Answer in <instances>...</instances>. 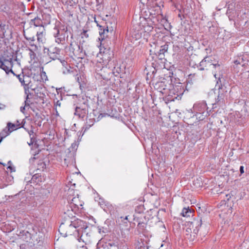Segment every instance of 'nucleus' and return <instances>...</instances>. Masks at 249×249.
Segmentation results:
<instances>
[{
    "mask_svg": "<svg viewBox=\"0 0 249 249\" xmlns=\"http://www.w3.org/2000/svg\"><path fill=\"white\" fill-rule=\"evenodd\" d=\"M86 221L80 219H73L70 222L62 223L58 229L60 234L63 237L73 235L75 237L78 235L77 230L86 228Z\"/></svg>",
    "mask_w": 249,
    "mask_h": 249,
    "instance_id": "obj_1",
    "label": "nucleus"
},
{
    "mask_svg": "<svg viewBox=\"0 0 249 249\" xmlns=\"http://www.w3.org/2000/svg\"><path fill=\"white\" fill-rule=\"evenodd\" d=\"M51 22L53 25H51L50 21H48V25H50L49 28L50 34L56 38V42L59 43L64 41L65 38L69 36L67 26L61 24L55 19H53Z\"/></svg>",
    "mask_w": 249,
    "mask_h": 249,
    "instance_id": "obj_2",
    "label": "nucleus"
},
{
    "mask_svg": "<svg viewBox=\"0 0 249 249\" xmlns=\"http://www.w3.org/2000/svg\"><path fill=\"white\" fill-rule=\"evenodd\" d=\"M200 71L212 70L214 76L216 79V72L221 69V65L212 56H205L199 63L197 67Z\"/></svg>",
    "mask_w": 249,
    "mask_h": 249,
    "instance_id": "obj_3",
    "label": "nucleus"
},
{
    "mask_svg": "<svg viewBox=\"0 0 249 249\" xmlns=\"http://www.w3.org/2000/svg\"><path fill=\"white\" fill-rule=\"evenodd\" d=\"M145 216L143 214L141 213H137L133 215L132 216L129 215H126L125 216H121L120 219L122 222L124 223H127V222H131L132 220L138 222V224L136 228V233L137 234H142L144 235L146 232V223L144 221Z\"/></svg>",
    "mask_w": 249,
    "mask_h": 249,
    "instance_id": "obj_4",
    "label": "nucleus"
},
{
    "mask_svg": "<svg viewBox=\"0 0 249 249\" xmlns=\"http://www.w3.org/2000/svg\"><path fill=\"white\" fill-rule=\"evenodd\" d=\"M208 107L205 101L198 102L194 105L193 109V112L196 119L198 121H203L205 118L209 115V111H208Z\"/></svg>",
    "mask_w": 249,
    "mask_h": 249,
    "instance_id": "obj_5",
    "label": "nucleus"
},
{
    "mask_svg": "<svg viewBox=\"0 0 249 249\" xmlns=\"http://www.w3.org/2000/svg\"><path fill=\"white\" fill-rule=\"evenodd\" d=\"M13 66L12 57L1 56L0 57V68L5 71L6 74L10 72L15 74L12 71Z\"/></svg>",
    "mask_w": 249,
    "mask_h": 249,
    "instance_id": "obj_6",
    "label": "nucleus"
},
{
    "mask_svg": "<svg viewBox=\"0 0 249 249\" xmlns=\"http://www.w3.org/2000/svg\"><path fill=\"white\" fill-rule=\"evenodd\" d=\"M160 67V64L155 60L151 63L150 65L147 64L144 69V72L146 74V80H153L157 70Z\"/></svg>",
    "mask_w": 249,
    "mask_h": 249,
    "instance_id": "obj_7",
    "label": "nucleus"
},
{
    "mask_svg": "<svg viewBox=\"0 0 249 249\" xmlns=\"http://www.w3.org/2000/svg\"><path fill=\"white\" fill-rule=\"evenodd\" d=\"M69 50L73 55L78 58H83L86 55L85 52H83V48L78 42H71L70 45Z\"/></svg>",
    "mask_w": 249,
    "mask_h": 249,
    "instance_id": "obj_8",
    "label": "nucleus"
},
{
    "mask_svg": "<svg viewBox=\"0 0 249 249\" xmlns=\"http://www.w3.org/2000/svg\"><path fill=\"white\" fill-rule=\"evenodd\" d=\"M227 92L228 90L226 86L222 84L218 85V96L216 99V102L218 105L222 106L224 104L227 99Z\"/></svg>",
    "mask_w": 249,
    "mask_h": 249,
    "instance_id": "obj_9",
    "label": "nucleus"
},
{
    "mask_svg": "<svg viewBox=\"0 0 249 249\" xmlns=\"http://www.w3.org/2000/svg\"><path fill=\"white\" fill-rule=\"evenodd\" d=\"M233 62L234 68L240 69L242 68V70H243V69L247 68L249 66V61L247 56L241 55L235 57Z\"/></svg>",
    "mask_w": 249,
    "mask_h": 249,
    "instance_id": "obj_10",
    "label": "nucleus"
},
{
    "mask_svg": "<svg viewBox=\"0 0 249 249\" xmlns=\"http://www.w3.org/2000/svg\"><path fill=\"white\" fill-rule=\"evenodd\" d=\"M50 176L49 177L50 178L49 183L50 187L48 186V193H51L53 197H55L57 194L58 189L57 186L54 182L55 181V178L56 174L55 173L51 172L49 173ZM49 183L48 182V185Z\"/></svg>",
    "mask_w": 249,
    "mask_h": 249,
    "instance_id": "obj_11",
    "label": "nucleus"
},
{
    "mask_svg": "<svg viewBox=\"0 0 249 249\" xmlns=\"http://www.w3.org/2000/svg\"><path fill=\"white\" fill-rule=\"evenodd\" d=\"M86 228L77 230V232H78V235L75 237V238L79 242H83L86 244L89 240L90 235L87 231L88 228V224L86 222Z\"/></svg>",
    "mask_w": 249,
    "mask_h": 249,
    "instance_id": "obj_12",
    "label": "nucleus"
},
{
    "mask_svg": "<svg viewBox=\"0 0 249 249\" xmlns=\"http://www.w3.org/2000/svg\"><path fill=\"white\" fill-rule=\"evenodd\" d=\"M48 91L49 92L48 93V96L53 100L54 106L55 110H56L57 107L58 106L60 107L61 105L60 102L58 100L57 98L56 97V95L59 96L58 89H54L53 87H52L48 89ZM56 112L57 114L58 112L57 110H56Z\"/></svg>",
    "mask_w": 249,
    "mask_h": 249,
    "instance_id": "obj_13",
    "label": "nucleus"
},
{
    "mask_svg": "<svg viewBox=\"0 0 249 249\" xmlns=\"http://www.w3.org/2000/svg\"><path fill=\"white\" fill-rule=\"evenodd\" d=\"M55 51L53 52L50 49L48 48V54L50 57V58L52 60L58 59L62 64L63 66H65L67 65V62L64 59H61V56L60 55V52L61 50L59 49L55 48Z\"/></svg>",
    "mask_w": 249,
    "mask_h": 249,
    "instance_id": "obj_14",
    "label": "nucleus"
},
{
    "mask_svg": "<svg viewBox=\"0 0 249 249\" xmlns=\"http://www.w3.org/2000/svg\"><path fill=\"white\" fill-rule=\"evenodd\" d=\"M97 26L99 27L100 37L99 39L101 40V46L104 45L105 39L108 37V27L99 25L97 23Z\"/></svg>",
    "mask_w": 249,
    "mask_h": 249,
    "instance_id": "obj_15",
    "label": "nucleus"
},
{
    "mask_svg": "<svg viewBox=\"0 0 249 249\" xmlns=\"http://www.w3.org/2000/svg\"><path fill=\"white\" fill-rule=\"evenodd\" d=\"M71 203L69 204V208H71V211L75 212L83 206V202L80 201L78 197H74L71 200Z\"/></svg>",
    "mask_w": 249,
    "mask_h": 249,
    "instance_id": "obj_16",
    "label": "nucleus"
},
{
    "mask_svg": "<svg viewBox=\"0 0 249 249\" xmlns=\"http://www.w3.org/2000/svg\"><path fill=\"white\" fill-rule=\"evenodd\" d=\"M172 89L176 94V96H178V99L181 98V96L185 91L184 85L181 83H178L177 85L172 86Z\"/></svg>",
    "mask_w": 249,
    "mask_h": 249,
    "instance_id": "obj_17",
    "label": "nucleus"
},
{
    "mask_svg": "<svg viewBox=\"0 0 249 249\" xmlns=\"http://www.w3.org/2000/svg\"><path fill=\"white\" fill-rule=\"evenodd\" d=\"M165 82L166 80L163 78L162 80L158 81L155 83L154 87L155 89L161 92L162 93H166L167 89V86L165 84Z\"/></svg>",
    "mask_w": 249,
    "mask_h": 249,
    "instance_id": "obj_18",
    "label": "nucleus"
},
{
    "mask_svg": "<svg viewBox=\"0 0 249 249\" xmlns=\"http://www.w3.org/2000/svg\"><path fill=\"white\" fill-rule=\"evenodd\" d=\"M47 93V89L45 87L40 88L37 90L36 93L38 97V102L40 104H44L46 101V94Z\"/></svg>",
    "mask_w": 249,
    "mask_h": 249,
    "instance_id": "obj_19",
    "label": "nucleus"
},
{
    "mask_svg": "<svg viewBox=\"0 0 249 249\" xmlns=\"http://www.w3.org/2000/svg\"><path fill=\"white\" fill-rule=\"evenodd\" d=\"M140 30H138L140 34L142 33H149L152 31L153 27L152 25H150L145 20L143 23H140Z\"/></svg>",
    "mask_w": 249,
    "mask_h": 249,
    "instance_id": "obj_20",
    "label": "nucleus"
},
{
    "mask_svg": "<svg viewBox=\"0 0 249 249\" xmlns=\"http://www.w3.org/2000/svg\"><path fill=\"white\" fill-rule=\"evenodd\" d=\"M175 99H178V96H176V94L171 88L169 89L168 95L163 97V100L166 103H167L169 102L174 101Z\"/></svg>",
    "mask_w": 249,
    "mask_h": 249,
    "instance_id": "obj_21",
    "label": "nucleus"
},
{
    "mask_svg": "<svg viewBox=\"0 0 249 249\" xmlns=\"http://www.w3.org/2000/svg\"><path fill=\"white\" fill-rule=\"evenodd\" d=\"M244 111L245 112L244 116L242 117L241 115L240 114H237V117L241 118L240 119H237L236 121V123L239 125L243 124L245 123L248 119L247 117L249 116V113L247 111V108L245 107H244Z\"/></svg>",
    "mask_w": 249,
    "mask_h": 249,
    "instance_id": "obj_22",
    "label": "nucleus"
},
{
    "mask_svg": "<svg viewBox=\"0 0 249 249\" xmlns=\"http://www.w3.org/2000/svg\"><path fill=\"white\" fill-rule=\"evenodd\" d=\"M87 110L86 108H80L76 106L75 107L74 115L77 116L79 118L83 119L86 114Z\"/></svg>",
    "mask_w": 249,
    "mask_h": 249,
    "instance_id": "obj_23",
    "label": "nucleus"
},
{
    "mask_svg": "<svg viewBox=\"0 0 249 249\" xmlns=\"http://www.w3.org/2000/svg\"><path fill=\"white\" fill-rule=\"evenodd\" d=\"M20 124L17 121L16 124H13L12 123L9 122L7 124V127L9 129L11 133L14 130L18 129L20 127Z\"/></svg>",
    "mask_w": 249,
    "mask_h": 249,
    "instance_id": "obj_24",
    "label": "nucleus"
},
{
    "mask_svg": "<svg viewBox=\"0 0 249 249\" xmlns=\"http://www.w3.org/2000/svg\"><path fill=\"white\" fill-rule=\"evenodd\" d=\"M123 70L121 68V66L120 65L117 64L116 65L113 69L112 70V74H113L115 76H118L119 74H120Z\"/></svg>",
    "mask_w": 249,
    "mask_h": 249,
    "instance_id": "obj_25",
    "label": "nucleus"
},
{
    "mask_svg": "<svg viewBox=\"0 0 249 249\" xmlns=\"http://www.w3.org/2000/svg\"><path fill=\"white\" fill-rule=\"evenodd\" d=\"M40 71V79L39 81L42 82H45L47 81V75L46 71H44V69L43 67H39Z\"/></svg>",
    "mask_w": 249,
    "mask_h": 249,
    "instance_id": "obj_26",
    "label": "nucleus"
},
{
    "mask_svg": "<svg viewBox=\"0 0 249 249\" xmlns=\"http://www.w3.org/2000/svg\"><path fill=\"white\" fill-rule=\"evenodd\" d=\"M11 133L9 129L6 126L0 132V143L1 142L2 140L6 137L8 136Z\"/></svg>",
    "mask_w": 249,
    "mask_h": 249,
    "instance_id": "obj_27",
    "label": "nucleus"
},
{
    "mask_svg": "<svg viewBox=\"0 0 249 249\" xmlns=\"http://www.w3.org/2000/svg\"><path fill=\"white\" fill-rule=\"evenodd\" d=\"M193 211L189 207L188 208H184L182 210L181 215L183 217H188L193 216Z\"/></svg>",
    "mask_w": 249,
    "mask_h": 249,
    "instance_id": "obj_28",
    "label": "nucleus"
},
{
    "mask_svg": "<svg viewBox=\"0 0 249 249\" xmlns=\"http://www.w3.org/2000/svg\"><path fill=\"white\" fill-rule=\"evenodd\" d=\"M168 49V45L165 43L164 45L161 46L160 50L157 52V55H163L164 53L167 51Z\"/></svg>",
    "mask_w": 249,
    "mask_h": 249,
    "instance_id": "obj_29",
    "label": "nucleus"
},
{
    "mask_svg": "<svg viewBox=\"0 0 249 249\" xmlns=\"http://www.w3.org/2000/svg\"><path fill=\"white\" fill-rule=\"evenodd\" d=\"M185 235L186 238L190 241H194V237L192 236V230L190 228H187L185 231Z\"/></svg>",
    "mask_w": 249,
    "mask_h": 249,
    "instance_id": "obj_30",
    "label": "nucleus"
},
{
    "mask_svg": "<svg viewBox=\"0 0 249 249\" xmlns=\"http://www.w3.org/2000/svg\"><path fill=\"white\" fill-rule=\"evenodd\" d=\"M54 125V124H53V126L52 128H51V126L49 127V137H48V139L50 140H53L56 135V131L53 129Z\"/></svg>",
    "mask_w": 249,
    "mask_h": 249,
    "instance_id": "obj_31",
    "label": "nucleus"
},
{
    "mask_svg": "<svg viewBox=\"0 0 249 249\" xmlns=\"http://www.w3.org/2000/svg\"><path fill=\"white\" fill-rule=\"evenodd\" d=\"M201 220H200V222L197 221V223L196 224V229H195L193 231V232H192V236L193 237H194V239H195V237L196 235H197L199 229V227H200L201 225Z\"/></svg>",
    "mask_w": 249,
    "mask_h": 249,
    "instance_id": "obj_32",
    "label": "nucleus"
},
{
    "mask_svg": "<svg viewBox=\"0 0 249 249\" xmlns=\"http://www.w3.org/2000/svg\"><path fill=\"white\" fill-rule=\"evenodd\" d=\"M45 32L40 31L37 32V40L39 41L42 42L45 39Z\"/></svg>",
    "mask_w": 249,
    "mask_h": 249,
    "instance_id": "obj_33",
    "label": "nucleus"
},
{
    "mask_svg": "<svg viewBox=\"0 0 249 249\" xmlns=\"http://www.w3.org/2000/svg\"><path fill=\"white\" fill-rule=\"evenodd\" d=\"M67 73H72L74 75H75L77 76V77H76L77 81L79 83H80L79 77L78 76L77 71L75 69H73V68H72L71 69H68Z\"/></svg>",
    "mask_w": 249,
    "mask_h": 249,
    "instance_id": "obj_34",
    "label": "nucleus"
},
{
    "mask_svg": "<svg viewBox=\"0 0 249 249\" xmlns=\"http://www.w3.org/2000/svg\"><path fill=\"white\" fill-rule=\"evenodd\" d=\"M94 124V121L93 119H89V122L87 121L86 124V129H89L90 127Z\"/></svg>",
    "mask_w": 249,
    "mask_h": 249,
    "instance_id": "obj_35",
    "label": "nucleus"
},
{
    "mask_svg": "<svg viewBox=\"0 0 249 249\" xmlns=\"http://www.w3.org/2000/svg\"><path fill=\"white\" fill-rule=\"evenodd\" d=\"M62 1L65 4L70 6L73 5V4L75 3L73 0H62Z\"/></svg>",
    "mask_w": 249,
    "mask_h": 249,
    "instance_id": "obj_36",
    "label": "nucleus"
},
{
    "mask_svg": "<svg viewBox=\"0 0 249 249\" xmlns=\"http://www.w3.org/2000/svg\"><path fill=\"white\" fill-rule=\"evenodd\" d=\"M29 55L30 56L31 60H35L36 57V54L31 49H29Z\"/></svg>",
    "mask_w": 249,
    "mask_h": 249,
    "instance_id": "obj_37",
    "label": "nucleus"
},
{
    "mask_svg": "<svg viewBox=\"0 0 249 249\" xmlns=\"http://www.w3.org/2000/svg\"><path fill=\"white\" fill-rule=\"evenodd\" d=\"M150 55L152 58H154L155 57L157 56V52H156L155 50H150Z\"/></svg>",
    "mask_w": 249,
    "mask_h": 249,
    "instance_id": "obj_38",
    "label": "nucleus"
},
{
    "mask_svg": "<svg viewBox=\"0 0 249 249\" xmlns=\"http://www.w3.org/2000/svg\"><path fill=\"white\" fill-rule=\"evenodd\" d=\"M81 36L82 38H88L89 37V35L87 33V31L83 30V31L81 33Z\"/></svg>",
    "mask_w": 249,
    "mask_h": 249,
    "instance_id": "obj_39",
    "label": "nucleus"
},
{
    "mask_svg": "<svg viewBox=\"0 0 249 249\" xmlns=\"http://www.w3.org/2000/svg\"><path fill=\"white\" fill-rule=\"evenodd\" d=\"M80 108H86L88 107V104L86 102H84L82 104L80 105L79 106H78Z\"/></svg>",
    "mask_w": 249,
    "mask_h": 249,
    "instance_id": "obj_40",
    "label": "nucleus"
},
{
    "mask_svg": "<svg viewBox=\"0 0 249 249\" xmlns=\"http://www.w3.org/2000/svg\"><path fill=\"white\" fill-rule=\"evenodd\" d=\"M8 164H11V161H9L8 162ZM8 168V169H10V171H11V172H14V171H15V170L14 168V167H13L11 165H9L8 166V168Z\"/></svg>",
    "mask_w": 249,
    "mask_h": 249,
    "instance_id": "obj_41",
    "label": "nucleus"
},
{
    "mask_svg": "<svg viewBox=\"0 0 249 249\" xmlns=\"http://www.w3.org/2000/svg\"><path fill=\"white\" fill-rule=\"evenodd\" d=\"M243 76H245L246 77L248 78L249 77V71H247L242 73Z\"/></svg>",
    "mask_w": 249,
    "mask_h": 249,
    "instance_id": "obj_42",
    "label": "nucleus"
},
{
    "mask_svg": "<svg viewBox=\"0 0 249 249\" xmlns=\"http://www.w3.org/2000/svg\"><path fill=\"white\" fill-rule=\"evenodd\" d=\"M239 171L241 174H242L244 173V167L243 166H240L239 168Z\"/></svg>",
    "mask_w": 249,
    "mask_h": 249,
    "instance_id": "obj_43",
    "label": "nucleus"
},
{
    "mask_svg": "<svg viewBox=\"0 0 249 249\" xmlns=\"http://www.w3.org/2000/svg\"><path fill=\"white\" fill-rule=\"evenodd\" d=\"M164 54H163V55H157V57H155L156 58H158L159 60L162 61V59L164 58Z\"/></svg>",
    "mask_w": 249,
    "mask_h": 249,
    "instance_id": "obj_44",
    "label": "nucleus"
},
{
    "mask_svg": "<svg viewBox=\"0 0 249 249\" xmlns=\"http://www.w3.org/2000/svg\"><path fill=\"white\" fill-rule=\"evenodd\" d=\"M39 4H40L41 5H42V6H44V5H45V4H46V3H45V0H40V3H39Z\"/></svg>",
    "mask_w": 249,
    "mask_h": 249,
    "instance_id": "obj_45",
    "label": "nucleus"
},
{
    "mask_svg": "<svg viewBox=\"0 0 249 249\" xmlns=\"http://www.w3.org/2000/svg\"><path fill=\"white\" fill-rule=\"evenodd\" d=\"M109 51V48H105L104 50L103 51V53L104 54V55H105L107 54V53H106V52H108Z\"/></svg>",
    "mask_w": 249,
    "mask_h": 249,
    "instance_id": "obj_46",
    "label": "nucleus"
},
{
    "mask_svg": "<svg viewBox=\"0 0 249 249\" xmlns=\"http://www.w3.org/2000/svg\"><path fill=\"white\" fill-rule=\"evenodd\" d=\"M101 76H102V78L103 79H104V80H108V79H110V78L108 76H106L105 75H103L102 74H101Z\"/></svg>",
    "mask_w": 249,
    "mask_h": 249,
    "instance_id": "obj_47",
    "label": "nucleus"
},
{
    "mask_svg": "<svg viewBox=\"0 0 249 249\" xmlns=\"http://www.w3.org/2000/svg\"><path fill=\"white\" fill-rule=\"evenodd\" d=\"M121 249H129L128 246L126 245H124L122 246Z\"/></svg>",
    "mask_w": 249,
    "mask_h": 249,
    "instance_id": "obj_48",
    "label": "nucleus"
},
{
    "mask_svg": "<svg viewBox=\"0 0 249 249\" xmlns=\"http://www.w3.org/2000/svg\"><path fill=\"white\" fill-rule=\"evenodd\" d=\"M25 109V107H20V111L22 112H24V110Z\"/></svg>",
    "mask_w": 249,
    "mask_h": 249,
    "instance_id": "obj_49",
    "label": "nucleus"
},
{
    "mask_svg": "<svg viewBox=\"0 0 249 249\" xmlns=\"http://www.w3.org/2000/svg\"><path fill=\"white\" fill-rule=\"evenodd\" d=\"M219 82H221L220 77H218V80L217 81V85H218Z\"/></svg>",
    "mask_w": 249,
    "mask_h": 249,
    "instance_id": "obj_50",
    "label": "nucleus"
},
{
    "mask_svg": "<svg viewBox=\"0 0 249 249\" xmlns=\"http://www.w3.org/2000/svg\"><path fill=\"white\" fill-rule=\"evenodd\" d=\"M51 154H49L48 155V159H49L51 158Z\"/></svg>",
    "mask_w": 249,
    "mask_h": 249,
    "instance_id": "obj_51",
    "label": "nucleus"
},
{
    "mask_svg": "<svg viewBox=\"0 0 249 249\" xmlns=\"http://www.w3.org/2000/svg\"><path fill=\"white\" fill-rule=\"evenodd\" d=\"M28 144H29V145H30L31 144H33V142H32V140H31V142H30V143H28Z\"/></svg>",
    "mask_w": 249,
    "mask_h": 249,
    "instance_id": "obj_52",
    "label": "nucleus"
},
{
    "mask_svg": "<svg viewBox=\"0 0 249 249\" xmlns=\"http://www.w3.org/2000/svg\"><path fill=\"white\" fill-rule=\"evenodd\" d=\"M73 96H75L76 97H77V95L76 94H73Z\"/></svg>",
    "mask_w": 249,
    "mask_h": 249,
    "instance_id": "obj_53",
    "label": "nucleus"
},
{
    "mask_svg": "<svg viewBox=\"0 0 249 249\" xmlns=\"http://www.w3.org/2000/svg\"><path fill=\"white\" fill-rule=\"evenodd\" d=\"M5 175L7 176V173L6 172H5Z\"/></svg>",
    "mask_w": 249,
    "mask_h": 249,
    "instance_id": "obj_54",
    "label": "nucleus"
},
{
    "mask_svg": "<svg viewBox=\"0 0 249 249\" xmlns=\"http://www.w3.org/2000/svg\"><path fill=\"white\" fill-rule=\"evenodd\" d=\"M102 51V48H100V52H101Z\"/></svg>",
    "mask_w": 249,
    "mask_h": 249,
    "instance_id": "obj_55",
    "label": "nucleus"
},
{
    "mask_svg": "<svg viewBox=\"0 0 249 249\" xmlns=\"http://www.w3.org/2000/svg\"><path fill=\"white\" fill-rule=\"evenodd\" d=\"M70 211V209L68 208V211H68V213Z\"/></svg>",
    "mask_w": 249,
    "mask_h": 249,
    "instance_id": "obj_56",
    "label": "nucleus"
},
{
    "mask_svg": "<svg viewBox=\"0 0 249 249\" xmlns=\"http://www.w3.org/2000/svg\"><path fill=\"white\" fill-rule=\"evenodd\" d=\"M0 180H2V179L1 178V176L0 177Z\"/></svg>",
    "mask_w": 249,
    "mask_h": 249,
    "instance_id": "obj_57",
    "label": "nucleus"
},
{
    "mask_svg": "<svg viewBox=\"0 0 249 249\" xmlns=\"http://www.w3.org/2000/svg\"><path fill=\"white\" fill-rule=\"evenodd\" d=\"M127 232H128V231H129V229H127Z\"/></svg>",
    "mask_w": 249,
    "mask_h": 249,
    "instance_id": "obj_58",
    "label": "nucleus"
},
{
    "mask_svg": "<svg viewBox=\"0 0 249 249\" xmlns=\"http://www.w3.org/2000/svg\"><path fill=\"white\" fill-rule=\"evenodd\" d=\"M48 10H50V8H47Z\"/></svg>",
    "mask_w": 249,
    "mask_h": 249,
    "instance_id": "obj_59",
    "label": "nucleus"
}]
</instances>
